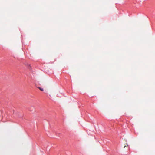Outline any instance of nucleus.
Wrapping results in <instances>:
<instances>
[{
    "instance_id": "nucleus-1",
    "label": "nucleus",
    "mask_w": 155,
    "mask_h": 155,
    "mask_svg": "<svg viewBox=\"0 0 155 155\" xmlns=\"http://www.w3.org/2000/svg\"><path fill=\"white\" fill-rule=\"evenodd\" d=\"M38 88L41 91H43V88H41V87H38Z\"/></svg>"
},
{
    "instance_id": "nucleus-2",
    "label": "nucleus",
    "mask_w": 155,
    "mask_h": 155,
    "mask_svg": "<svg viewBox=\"0 0 155 155\" xmlns=\"http://www.w3.org/2000/svg\"><path fill=\"white\" fill-rule=\"evenodd\" d=\"M125 147H126V146H125L124 147V148Z\"/></svg>"
}]
</instances>
